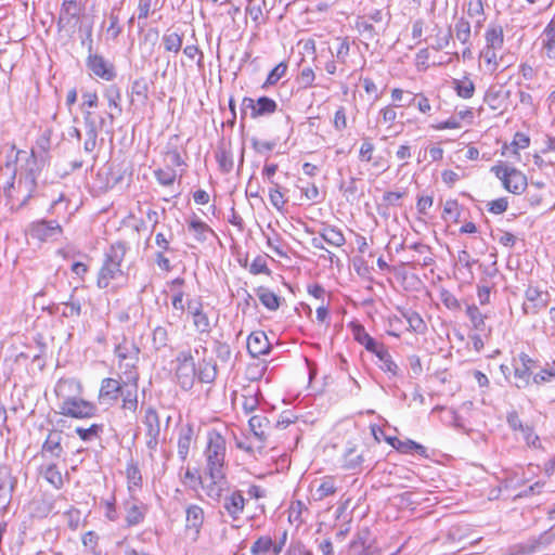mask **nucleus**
<instances>
[{"mask_svg": "<svg viewBox=\"0 0 555 555\" xmlns=\"http://www.w3.org/2000/svg\"><path fill=\"white\" fill-rule=\"evenodd\" d=\"M127 249L126 243L116 242L105 251L103 264L98 273L96 285L99 288L113 286L125 278L121 262L125 259Z\"/></svg>", "mask_w": 555, "mask_h": 555, "instance_id": "obj_1", "label": "nucleus"}, {"mask_svg": "<svg viewBox=\"0 0 555 555\" xmlns=\"http://www.w3.org/2000/svg\"><path fill=\"white\" fill-rule=\"evenodd\" d=\"M225 439L217 431L208 433L207 446L204 450L205 474L210 479L225 478Z\"/></svg>", "mask_w": 555, "mask_h": 555, "instance_id": "obj_2", "label": "nucleus"}, {"mask_svg": "<svg viewBox=\"0 0 555 555\" xmlns=\"http://www.w3.org/2000/svg\"><path fill=\"white\" fill-rule=\"evenodd\" d=\"M390 21V14L383 10H374L366 15L359 16L356 21V29L366 40H378L383 35Z\"/></svg>", "mask_w": 555, "mask_h": 555, "instance_id": "obj_3", "label": "nucleus"}, {"mask_svg": "<svg viewBox=\"0 0 555 555\" xmlns=\"http://www.w3.org/2000/svg\"><path fill=\"white\" fill-rule=\"evenodd\" d=\"M491 172L501 180L504 189L513 194H521L527 185V177L517 168L506 166L503 162L491 167Z\"/></svg>", "mask_w": 555, "mask_h": 555, "instance_id": "obj_4", "label": "nucleus"}, {"mask_svg": "<svg viewBox=\"0 0 555 555\" xmlns=\"http://www.w3.org/2000/svg\"><path fill=\"white\" fill-rule=\"evenodd\" d=\"M96 413V406L79 396L70 397L59 404V414L72 418H90Z\"/></svg>", "mask_w": 555, "mask_h": 555, "instance_id": "obj_5", "label": "nucleus"}, {"mask_svg": "<svg viewBox=\"0 0 555 555\" xmlns=\"http://www.w3.org/2000/svg\"><path fill=\"white\" fill-rule=\"evenodd\" d=\"M176 377L182 389L189 390L193 387L196 369L193 356L190 351H181L176 358Z\"/></svg>", "mask_w": 555, "mask_h": 555, "instance_id": "obj_6", "label": "nucleus"}, {"mask_svg": "<svg viewBox=\"0 0 555 555\" xmlns=\"http://www.w3.org/2000/svg\"><path fill=\"white\" fill-rule=\"evenodd\" d=\"M139 353V347L126 338L116 346L115 354L119 360V367L125 369L124 374L128 375L130 371H137Z\"/></svg>", "mask_w": 555, "mask_h": 555, "instance_id": "obj_7", "label": "nucleus"}, {"mask_svg": "<svg viewBox=\"0 0 555 555\" xmlns=\"http://www.w3.org/2000/svg\"><path fill=\"white\" fill-rule=\"evenodd\" d=\"M248 109L250 111V117L255 119L274 114L278 109V104L268 96H260L257 101L245 96L242 101V118H244Z\"/></svg>", "mask_w": 555, "mask_h": 555, "instance_id": "obj_8", "label": "nucleus"}, {"mask_svg": "<svg viewBox=\"0 0 555 555\" xmlns=\"http://www.w3.org/2000/svg\"><path fill=\"white\" fill-rule=\"evenodd\" d=\"M26 165H27V172L25 175L21 176L20 179L17 180L18 190L24 189V191H25L24 198L20 206H24L29 201V198L33 196V194L36 190V186H37L36 180H37L38 166H37V157H36L34 151H31V153L27 156Z\"/></svg>", "mask_w": 555, "mask_h": 555, "instance_id": "obj_9", "label": "nucleus"}, {"mask_svg": "<svg viewBox=\"0 0 555 555\" xmlns=\"http://www.w3.org/2000/svg\"><path fill=\"white\" fill-rule=\"evenodd\" d=\"M138 372L130 371L129 374L126 375V380L122 382V391H120L119 395L122 401L121 408L132 413L138 409Z\"/></svg>", "mask_w": 555, "mask_h": 555, "instance_id": "obj_10", "label": "nucleus"}, {"mask_svg": "<svg viewBox=\"0 0 555 555\" xmlns=\"http://www.w3.org/2000/svg\"><path fill=\"white\" fill-rule=\"evenodd\" d=\"M535 367V361L527 353L521 352L518 359L514 360V385L519 389L529 386L532 370Z\"/></svg>", "mask_w": 555, "mask_h": 555, "instance_id": "obj_11", "label": "nucleus"}, {"mask_svg": "<svg viewBox=\"0 0 555 555\" xmlns=\"http://www.w3.org/2000/svg\"><path fill=\"white\" fill-rule=\"evenodd\" d=\"M526 300L522 304V311L526 315H534L547 306L548 293L529 285L525 292Z\"/></svg>", "mask_w": 555, "mask_h": 555, "instance_id": "obj_12", "label": "nucleus"}, {"mask_svg": "<svg viewBox=\"0 0 555 555\" xmlns=\"http://www.w3.org/2000/svg\"><path fill=\"white\" fill-rule=\"evenodd\" d=\"M122 382L118 379L106 377L101 382L98 400L100 404L112 406L118 399L120 391H122Z\"/></svg>", "mask_w": 555, "mask_h": 555, "instance_id": "obj_13", "label": "nucleus"}, {"mask_svg": "<svg viewBox=\"0 0 555 555\" xmlns=\"http://www.w3.org/2000/svg\"><path fill=\"white\" fill-rule=\"evenodd\" d=\"M88 68L99 78L111 81L116 77L114 65L106 62L102 55L90 53L87 59Z\"/></svg>", "mask_w": 555, "mask_h": 555, "instance_id": "obj_14", "label": "nucleus"}, {"mask_svg": "<svg viewBox=\"0 0 555 555\" xmlns=\"http://www.w3.org/2000/svg\"><path fill=\"white\" fill-rule=\"evenodd\" d=\"M248 425L254 438L259 442L256 449L261 453L269 437L270 421L263 415H254L249 418Z\"/></svg>", "mask_w": 555, "mask_h": 555, "instance_id": "obj_15", "label": "nucleus"}, {"mask_svg": "<svg viewBox=\"0 0 555 555\" xmlns=\"http://www.w3.org/2000/svg\"><path fill=\"white\" fill-rule=\"evenodd\" d=\"M246 500L243 496L242 491L234 490L231 493L227 494L222 501V507L229 517L236 521L241 518L244 508H245Z\"/></svg>", "mask_w": 555, "mask_h": 555, "instance_id": "obj_16", "label": "nucleus"}, {"mask_svg": "<svg viewBox=\"0 0 555 555\" xmlns=\"http://www.w3.org/2000/svg\"><path fill=\"white\" fill-rule=\"evenodd\" d=\"M29 232L33 237L46 241L59 235L62 228L55 220H39L31 223Z\"/></svg>", "mask_w": 555, "mask_h": 555, "instance_id": "obj_17", "label": "nucleus"}, {"mask_svg": "<svg viewBox=\"0 0 555 555\" xmlns=\"http://www.w3.org/2000/svg\"><path fill=\"white\" fill-rule=\"evenodd\" d=\"M17 479L12 475L10 467L0 466V502L9 505L16 488Z\"/></svg>", "mask_w": 555, "mask_h": 555, "instance_id": "obj_18", "label": "nucleus"}, {"mask_svg": "<svg viewBox=\"0 0 555 555\" xmlns=\"http://www.w3.org/2000/svg\"><path fill=\"white\" fill-rule=\"evenodd\" d=\"M270 343L264 332H253L247 338V350L254 358L269 353Z\"/></svg>", "mask_w": 555, "mask_h": 555, "instance_id": "obj_19", "label": "nucleus"}, {"mask_svg": "<svg viewBox=\"0 0 555 555\" xmlns=\"http://www.w3.org/2000/svg\"><path fill=\"white\" fill-rule=\"evenodd\" d=\"M54 392L61 401L70 397H78L82 392V386L79 380L75 378H61L54 388Z\"/></svg>", "mask_w": 555, "mask_h": 555, "instance_id": "obj_20", "label": "nucleus"}, {"mask_svg": "<svg viewBox=\"0 0 555 555\" xmlns=\"http://www.w3.org/2000/svg\"><path fill=\"white\" fill-rule=\"evenodd\" d=\"M104 98L107 100L111 112L108 113V117L113 122L116 116H119L122 113L121 108V92L120 89L116 85H109L104 90Z\"/></svg>", "mask_w": 555, "mask_h": 555, "instance_id": "obj_21", "label": "nucleus"}, {"mask_svg": "<svg viewBox=\"0 0 555 555\" xmlns=\"http://www.w3.org/2000/svg\"><path fill=\"white\" fill-rule=\"evenodd\" d=\"M81 12L80 0H63L60 16L59 26L68 25L74 18L78 17Z\"/></svg>", "mask_w": 555, "mask_h": 555, "instance_id": "obj_22", "label": "nucleus"}, {"mask_svg": "<svg viewBox=\"0 0 555 555\" xmlns=\"http://www.w3.org/2000/svg\"><path fill=\"white\" fill-rule=\"evenodd\" d=\"M388 442L398 451L402 453H417L421 456L427 457V449L410 439L406 440H400L398 438H388Z\"/></svg>", "mask_w": 555, "mask_h": 555, "instance_id": "obj_23", "label": "nucleus"}, {"mask_svg": "<svg viewBox=\"0 0 555 555\" xmlns=\"http://www.w3.org/2000/svg\"><path fill=\"white\" fill-rule=\"evenodd\" d=\"M63 434L60 430H52L49 433L46 441L42 444V451L48 452L53 457H60L63 453L62 447Z\"/></svg>", "mask_w": 555, "mask_h": 555, "instance_id": "obj_24", "label": "nucleus"}, {"mask_svg": "<svg viewBox=\"0 0 555 555\" xmlns=\"http://www.w3.org/2000/svg\"><path fill=\"white\" fill-rule=\"evenodd\" d=\"M146 507L142 503L135 501H128L126 503V522L129 527L139 525L143 521Z\"/></svg>", "mask_w": 555, "mask_h": 555, "instance_id": "obj_25", "label": "nucleus"}, {"mask_svg": "<svg viewBox=\"0 0 555 555\" xmlns=\"http://www.w3.org/2000/svg\"><path fill=\"white\" fill-rule=\"evenodd\" d=\"M188 228L194 235V238L199 243L207 241L209 235H215L214 230L198 217H193L189 221Z\"/></svg>", "mask_w": 555, "mask_h": 555, "instance_id": "obj_26", "label": "nucleus"}, {"mask_svg": "<svg viewBox=\"0 0 555 555\" xmlns=\"http://www.w3.org/2000/svg\"><path fill=\"white\" fill-rule=\"evenodd\" d=\"M193 428L190 425H186L182 427L179 431V438H178V455L179 457L184 461L188 457L191 443L193 440Z\"/></svg>", "mask_w": 555, "mask_h": 555, "instance_id": "obj_27", "label": "nucleus"}, {"mask_svg": "<svg viewBox=\"0 0 555 555\" xmlns=\"http://www.w3.org/2000/svg\"><path fill=\"white\" fill-rule=\"evenodd\" d=\"M204 521V511L198 505H190L186 508V528L193 529L195 533L199 532V529Z\"/></svg>", "mask_w": 555, "mask_h": 555, "instance_id": "obj_28", "label": "nucleus"}, {"mask_svg": "<svg viewBox=\"0 0 555 555\" xmlns=\"http://www.w3.org/2000/svg\"><path fill=\"white\" fill-rule=\"evenodd\" d=\"M465 312L474 330L481 333L488 330L486 324L487 315L481 313V311L476 305H467Z\"/></svg>", "mask_w": 555, "mask_h": 555, "instance_id": "obj_29", "label": "nucleus"}, {"mask_svg": "<svg viewBox=\"0 0 555 555\" xmlns=\"http://www.w3.org/2000/svg\"><path fill=\"white\" fill-rule=\"evenodd\" d=\"M320 236L324 242L335 247H340L346 243L343 232L333 225H325L321 230Z\"/></svg>", "mask_w": 555, "mask_h": 555, "instance_id": "obj_30", "label": "nucleus"}, {"mask_svg": "<svg viewBox=\"0 0 555 555\" xmlns=\"http://www.w3.org/2000/svg\"><path fill=\"white\" fill-rule=\"evenodd\" d=\"M256 294L260 300V302L269 310L275 311L280 308L281 298L268 289L267 287L260 286L257 288Z\"/></svg>", "mask_w": 555, "mask_h": 555, "instance_id": "obj_31", "label": "nucleus"}, {"mask_svg": "<svg viewBox=\"0 0 555 555\" xmlns=\"http://www.w3.org/2000/svg\"><path fill=\"white\" fill-rule=\"evenodd\" d=\"M337 491V487L335 485V479L331 476L324 477L312 496L314 501H322L327 496L334 495Z\"/></svg>", "mask_w": 555, "mask_h": 555, "instance_id": "obj_32", "label": "nucleus"}, {"mask_svg": "<svg viewBox=\"0 0 555 555\" xmlns=\"http://www.w3.org/2000/svg\"><path fill=\"white\" fill-rule=\"evenodd\" d=\"M146 427V436H159L160 435V422L156 410L152 406L145 410L144 421Z\"/></svg>", "mask_w": 555, "mask_h": 555, "instance_id": "obj_33", "label": "nucleus"}, {"mask_svg": "<svg viewBox=\"0 0 555 555\" xmlns=\"http://www.w3.org/2000/svg\"><path fill=\"white\" fill-rule=\"evenodd\" d=\"M126 477L128 481V489L130 492H133L137 488L141 487L142 475L138 464L133 460H130L127 463Z\"/></svg>", "mask_w": 555, "mask_h": 555, "instance_id": "obj_34", "label": "nucleus"}, {"mask_svg": "<svg viewBox=\"0 0 555 555\" xmlns=\"http://www.w3.org/2000/svg\"><path fill=\"white\" fill-rule=\"evenodd\" d=\"M486 48L501 49L504 42V34L501 26H491L486 31Z\"/></svg>", "mask_w": 555, "mask_h": 555, "instance_id": "obj_35", "label": "nucleus"}, {"mask_svg": "<svg viewBox=\"0 0 555 555\" xmlns=\"http://www.w3.org/2000/svg\"><path fill=\"white\" fill-rule=\"evenodd\" d=\"M86 124V135L87 139L83 143V150L87 153H92L96 146L98 131L93 120H91L88 116L85 117Z\"/></svg>", "mask_w": 555, "mask_h": 555, "instance_id": "obj_36", "label": "nucleus"}, {"mask_svg": "<svg viewBox=\"0 0 555 555\" xmlns=\"http://www.w3.org/2000/svg\"><path fill=\"white\" fill-rule=\"evenodd\" d=\"M202 383H212L217 376V365L211 361L205 359L199 363L198 372L196 373Z\"/></svg>", "mask_w": 555, "mask_h": 555, "instance_id": "obj_37", "label": "nucleus"}, {"mask_svg": "<svg viewBox=\"0 0 555 555\" xmlns=\"http://www.w3.org/2000/svg\"><path fill=\"white\" fill-rule=\"evenodd\" d=\"M351 555H379L376 547L365 545V540L360 534L350 543Z\"/></svg>", "mask_w": 555, "mask_h": 555, "instance_id": "obj_38", "label": "nucleus"}, {"mask_svg": "<svg viewBox=\"0 0 555 555\" xmlns=\"http://www.w3.org/2000/svg\"><path fill=\"white\" fill-rule=\"evenodd\" d=\"M364 461L363 454L358 453L354 448H349L344 454V464L343 466L346 469L356 470L361 468V465Z\"/></svg>", "mask_w": 555, "mask_h": 555, "instance_id": "obj_39", "label": "nucleus"}, {"mask_svg": "<svg viewBox=\"0 0 555 555\" xmlns=\"http://www.w3.org/2000/svg\"><path fill=\"white\" fill-rule=\"evenodd\" d=\"M42 476L55 489H61L64 485L62 473L55 464L48 465L42 472Z\"/></svg>", "mask_w": 555, "mask_h": 555, "instance_id": "obj_40", "label": "nucleus"}, {"mask_svg": "<svg viewBox=\"0 0 555 555\" xmlns=\"http://www.w3.org/2000/svg\"><path fill=\"white\" fill-rule=\"evenodd\" d=\"M453 83L454 90L460 98L470 99L474 95L475 85L468 77H464L463 79H455Z\"/></svg>", "mask_w": 555, "mask_h": 555, "instance_id": "obj_41", "label": "nucleus"}, {"mask_svg": "<svg viewBox=\"0 0 555 555\" xmlns=\"http://www.w3.org/2000/svg\"><path fill=\"white\" fill-rule=\"evenodd\" d=\"M354 339L364 346L367 351L374 350L377 345V340H375L362 325H357L353 331Z\"/></svg>", "mask_w": 555, "mask_h": 555, "instance_id": "obj_42", "label": "nucleus"}, {"mask_svg": "<svg viewBox=\"0 0 555 555\" xmlns=\"http://www.w3.org/2000/svg\"><path fill=\"white\" fill-rule=\"evenodd\" d=\"M15 175H16V170L13 169L11 181L4 188V195L8 199V203L11 204L12 206L15 204V199L16 201L20 199L18 196H15V192L22 196L21 201H23L24 194H25L24 189L18 190L17 182H15ZM20 203H22V202H20ZM18 205H21V204H18ZM21 207L22 206H18V208H21Z\"/></svg>", "mask_w": 555, "mask_h": 555, "instance_id": "obj_43", "label": "nucleus"}, {"mask_svg": "<svg viewBox=\"0 0 555 555\" xmlns=\"http://www.w3.org/2000/svg\"><path fill=\"white\" fill-rule=\"evenodd\" d=\"M162 41L167 52L178 53L182 48V36L178 33L164 34Z\"/></svg>", "mask_w": 555, "mask_h": 555, "instance_id": "obj_44", "label": "nucleus"}, {"mask_svg": "<svg viewBox=\"0 0 555 555\" xmlns=\"http://www.w3.org/2000/svg\"><path fill=\"white\" fill-rule=\"evenodd\" d=\"M131 95L142 103L149 99V83L144 77L135 79L131 85Z\"/></svg>", "mask_w": 555, "mask_h": 555, "instance_id": "obj_45", "label": "nucleus"}, {"mask_svg": "<svg viewBox=\"0 0 555 555\" xmlns=\"http://www.w3.org/2000/svg\"><path fill=\"white\" fill-rule=\"evenodd\" d=\"M216 159L222 172L229 173L232 171L234 163L233 155L230 151L225 149H219L216 153Z\"/></svg>", "mask_w": 555, "mask_h": 555, "instance_id": "obj_46", "label": "nucleus"}, {"mask_svg": "<svg viewBox=\"0 0 555 555\" xmlns=\"http://www.w3.org/2000/svg\"><path fill=\"white\" fill-rule=\"evenodd\" d=\"M193 324L197 332L201 334L210 332V321L208 315L203 310H194L193 311Z\"/></svg>", "mask_w": 555, "mask_h": 555, "instance_id": "obj_47", "label": "nucleus"}, {"mask_svg": "<svg viewBox=\"0 0 555 555\" xmlns=\"http://www.w3.org/2000/svg\"><path fill=\"white\" fill-rule=\"evenodd\" d=\"M399 106H416L423 114H428L431 109L429 100L422 93L412 95L408 101Z\"/></svg>", "mask_w": 555, "mask_h": 555, "instance_id": "obj_48", "label": "nucleus"}, {"mask_svg": "<svg viewBox=\"0 0 555 555\" xmlns=\"http://www.w3.org/2000/svg\"><path fill=\"white\" fill-rule=\"evenodd\" d=\"M454 30H455V36H456L457 40L461 43L466 44V43L469 42V39H470V24H469L468 21H466L463 17L460 18L455 23Z\"/></svg>", "mask_w": 555, "mask_h": 555, "instance_id": "obj_49", "label": "nucleus"}, {"mask_svg": "<svg viewBox=\"0 0 555 555\" xmlns=\"http://www.w3.org/2000/svg\"><path fill=\"white\" fill-rule=\"evenodd\" d=\"M75 431L81 440L91 441L94 438H99L100 434L103 431V425L102 424H92L88 428L77 427L75 429Z\"/></svg>", "mask_w": 555, "mask_h": 555, "instance_id": "obj_50", "label": "nucleus"}, {"mask_svg": "<svg viewBox=\"0 0 555 555\" xmlns=\"http://www.w3.org/2000/svg\"><path fill=\"white\" fill-rule=\"evenodd\" d=\"M271 185L272 186L269 190L270 203L279 211H282L284 206H285V204H286V199L284 197V194L281 192V186L279 185V183H273Z\"/></svg>", "mask_w": 555, "mask_h": 555, "instance_id": "obj_51", "label": "nucleus"}, {"mask_svg": "<svg viewBox=\"0 0 555 555\" xmlns=\"http://www.w3.org/2000/svg\"><path fill=\"white\" fill-rule=\"evenodd\" d=\"M62 315L64 318H78L81 313V304L70 295L69 300L63 302Z\"/></svg>", "mask_w": 555, "mask_h": 555, "instance_id": "obj_52", "label": "nucleus"}, {"mask_svg": "<svg viewBox=\"0 0 555 555\" xmlns=\"http://www.w3.org/2000/svg\"><path fill=\"white\" fill-rule=\"evenodd\" d=\"M224 479H210V481L206 485H203V489L206 495L212 500L219 501L222 495V481Z\"/></svg>", "mask_w": 555, "mask_h": 555, "instance_id": "obj_53", "label": "nucleus"}, {"mask_svg": "<svg viewBox=\"0 0 555 555\" xmlns=\"http://www.w3.org/2000/svg\"><path fill=\"white\" fill-rule=\"evenodd\" d=\"M461 216L460 205L456 199H448L443 205L442 218L457 222Z\"/></svg>", "mask_w": 555, "mask_h": 555, "instance_id": "obj_54", "label": "nucleus"}, {"mask_svg": "<svg viewBox=\"0 0 555 555\" xmlns=\"http://www.w3.org/2000/svg\"><path fill=\"white\" fill-rule=\"evenodd\" d=\"M152 341L156 350L166 347L169 341V334L167 328L164 326L155 327L152 335Z\"/></svg>", "mask_w": 555, "mask_h": 555, "instance_id": "obj_55", "label": "nucleus"}, {"mask_svg": "<svg viewBox=\"0 0 555 555\" xmlns=\"http://www.w3.org/2000/svg\"><path fill=\"white\" fill-rule=\"evenodd\" d=\"M154 176L159 184H162L164 186H169L175 183L177 173L171 168H167V169L159 168L154 171Z\"/></svg>", "mask_w": 555, "mask_h": 555, "instance_id": "obj_56", "label": "nucleus"}, {"mask_svg": "<svg viewBox=\"0 0 555 555\" xmlns=\"http://www.w3.org/2000/svg\"><path fill=\"white\" fill-rule=\"evenodd\" d=\"M532 379L537 385L555 382V364L542 369L539 373L533 375Z\"/></svg>", "mask_w": 555, "mask_h": 555, "instance_id": "obj_57", "label": "nucleus"}, {"mask_svg": "<svg viewBox=\"0 0 555 555\" xmlns=\"http://www.w3.org/2000/svg\"><path fill=\"white\" fill-rule=\"evenodd\" d=\"M263 4L264 0H248L246 14H248L255 23H258L262 17Z\"/></svg>", "mask_w": 555, "mask_h": 555, "instance_id": "obj_58", "label": "nucleus"}, {"mask_svg": "<svg viewBox=\"0 0 555 555\" xmlns=\"http://www.w3.org/2000/svg\"><path fill=\"white\" fill-rule=\"evenodd\" d=\"M402 315L406 320L410 328L414 332H421L425 327V323L417 312L406 311L403 312Z\"/></svg>", "mask_w": 555, "mask_h": 555, "instance_id": "obj_59", "label": "nucleus"}, {"mask_svg": "<svg viewBox=\"0 0 555 555\" xmlns=\"http://www.w3.org/2000/svg\"><path fill=\"white\" fill-rule=\"evenodd\" d=\"M287 70V64L284 62L279 63L268 75L267 80L264 82L266 86L275 85Z\"/></svg>", "mask_w": 555, "mask_h": 555, "instance_id": "obj_60", "label": "nucleus"}, {"mask_svg": "<svg viewBox=\"0 0 555 555\" xmlns=\"http://www.w3.org/2000/svg\"><path fill=\"white\" fill-rule=\"evenodd\" d=\"M337 41L339 42L337 51H336L337 62H339L341 64H346L347 63V59H348L349 53H350V41H349V38L348 37L337 38Z\"/></svg>", "mask_w": 555, "mask_h": 555, "instance_id": "obj_61", "label": "nucleus"}, {"mask_svg": "<svg viewBox=\"0 0 555 555\" xmlns=\"http://www.w3.org/2000/svg\"><path fill=\"white\" fill-rule=\"evenodd\" d=\"M379 369L384 371L385 373L390 374V376H398L400 369L398 364L392 360V357L390 353L384 354V359L379 361L378 364Z\"/></svg>", "mask_w": 555, "mask_h": 555, "instance_id": "obj_62", "label": "nucleus"}, {"mask_svg": "<svg viewBox=\"0 0 555 555\" xmlns=\"http://www.w3.org/2000/svg\"><path fill=\"white\" fill-rule=\"evenodd\" d=\"M249 272L255 275L271 274V271L267 264V260L262 256H258L251 261L250 267H249Z\"/></svg>", "mask_w": 555, "mask_h": 555, "instance_id": "obj_63", "label": "nucleus"}, {"mask_svg": "<svg viewBox=\"0 0 555 555\" xmlns=\"http://www.w3.org/2000/svg\"><path fill=\"white\" fill-rule=\"evenodd\" d=\"M517 433L521 434L522 439L529 447H537L539 444V437L534 434L531 426L522 424Z\"/></svg>", "mask_w": 555, "mask_h": 555, "instance_id": "obj_64", "label": "nucleus"}]
</instances>
